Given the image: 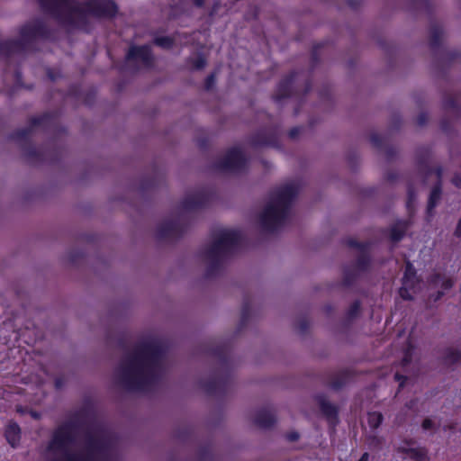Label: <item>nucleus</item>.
<instances>
[{
  "label": "nucleus",
  "mask_w": 461,
  "mask_h": 461,
  "mask_svg": "<svg viewBox=\"0 0 461 461\" xmlns=\"http://www.w3.org/2000/svg\"><path fill=\"white\" fill-rule=\"evenodd\" d=\"M108 452L106 432L69 422L54 433L47 448L46 461H104Z\"/></svg>",
  "instance_id": "f257e3e1"
},
{
  "label": "nucleus",
  "mask_w": 461,
  "mask_h": 461,
  "mask_svg": "<svg viewBox=\"0 0 461 461\" xmlns=\"http://www.w3.org/2000/svg\"><path fill=\"white\" fill-rule=\"evenodd\" d=\"M61 23L86 29L91 18L113 16L117 7L109 0H87L79 4L74 0H39Z\"/></svg>",
  "instance_id": "f03ea898"
},
{
  "label": "nucleus",
  "mask_w": 461,
  "mask_h": 461,
  "mask_svg": "<svg viewBox=\"0 0 461 461\" xmlns=\"http://www.w3.org/2000/svg\"><path fill=\"white\" fill-rule=\"evenodd\" d=\"M162 356V350L156 343L139 347L121 365L122 380L132 387L139 388L152 382L160 370Z\"/></svg>",
  "instance_id": "7ed1b4c3"
},
{
  "label": "nucleus",
  "mask_w": 461,
  "mask_h": 461,
  "mask_svg": "<svg viewBox=\"0 0 461 461\" xmlns=\"http://www.w3.org/2000/svg\"><path fill=\"white\" fill-rule=\"evenodd\" d=\"M297 192V185L291 182L280 186L272 193L260 217L265 228L272 230L285 222Z\"/></svg>",
  "instance_id": "20e7f679"
},
{
  "label": "nucleus",
  "mask_w": 461,
  "mask_h": 461,
  "mask_svg": "<svg viewBox=\"0 0 461 461\" xmlns=\"http://www.w3.org/2000/svg\"><path fill=\"white\" fill-rule=\"evenodd\" d=\"M240 234L235 230L223 229L219 230L214 237L210 249V257L220 258L231 252L238 246Z\"/></svg>",
  "instance_id": "39448f33"
},
{
  "label": "nucleus",
  "mask_w": 461,
  "mask_h": 461,
  "mask_svg": "<svg viewBox=\"0 0 461 461\" xmlns=\"http://www.w3.org/2000/svg\"><path fill=\"white\" fill-rule=\"evenodd\" d=\"M420 288V282L416 279L415 270L411 263L406 264L405 272L402 279V286L400 289L402 298L412 299L413 294Z\"/></svg>",
  "instance_id": "423d86ee"
},
{
  "label": "nucleus",
  "mask_w": 461,
  "mask_h": 461,
  "mask_svg": "<svg viewBox=\"0 0 461 461\" xmlns=\"http://www.w3.org/2000/svg\"><path fill=\"white\" fill-rule=\"evenodd\" d=\"M245 163V158L240 149H230L225 156L221 164V167L225 170H237Z\"/></svg>",
  "instance_id": "0eeeda50"
},
{
  "label": "nucleus",
  "mask_w": 461,
  "mask_h": 461,
  "mask_svg": "<svg viewBox=\"0 0 461 461\" xmlns=\"http://www.w3.org/2000/svg\"><path fill=\"white\" fill-rule=\"evenodd\" d=\"M402 457L405 461H429L426 451L421 447H417L414 444H404L399 447Z\"/></svg>",
  "instance_id": "6e6552de"
},
{
  "label": "nucleus",
  "mask_w": 461,
  "mask_h": 461,
  "mask_svg": "<svg viewBox=\"0 0 461 461\" xmlns=\"http://www.w3.org/2000/svg\"><path fill=\"white\" fill-rule=\"evenodd\" d=\"M128 61H134L148 66L151 61L149 46L131 47L127 54Z\"/></svg>",
  "instance_id": "1a4fd4ad"
},
{
  "label": "nucleus",
  "mask_w": 461,
  "mask_h": 461,
  "mask_svg": "<svg viewBox=\"0 0 461 461\" xmlns=\"http://www.w3.org/2000/svg\"><path fill=\"white\" fill-rule=\"evenodd\" d=\"M41 34V27L38 22H32L23 27L21 31L22 40L27 41Z\"/></svg>",
  "instance_id": "9d476101"
},
{
  "label": "nucleus",
  "mask_w": 461,
  "mask_h": 461,
  "mask_svg": "<svg viewBox=\"0 0 461 461\" xmlns=\"http://www.w3.org/2000/svg\"><path fill=\"white\" fill-rule=\"evenodd\" d=\"M5 438L8 443L15 447L20 440V428L14 422H10L5 429Z\"/></svg>",
  "instance_id": "9b49d317"
},
{
  "label": "nucleus",
  "mask_w": 461,
  "mask_h": 461,
  "mask_svg": "<svg viewBox=\"0 0 461 461\" xmlns=\"http://www.w3.org/2000/svg\"><path fill=\"white\" fill-rule=\"evenodd\" d=\"M274 416L269 411L258 413L256 422L261 427H268L274 422Z\"/></svg>",
  "instance_id": "f8f14e48"
},
{
  "label": "nucleus",
  "mask_w": 461,
  "mask_h": 461,
  "mask_svg": "<svg viewBox=\"0 0 461 461\" xmlns=\"http://www.w3.org/2000/svg\"><path fill=\"white\" fill-rule=\"evenodd\" d=\"M406 230V224L404 222H400L393 226L391 230V239L393 241H398L402 239L404 232Z\"/></svg>",
  "instance_id": "ddd939ff"
},
{
  "label": "nucleus",
  "mask_w": 461,
  "mask_h": 461,
  "mask_svg": "<svg viewBox=\"0 0 461 461\" xmlns=\"http://www.w3.org/2000/svg\"><path fill=\"white\" fill-rule=\"evenodd\" d=\"M441 190L439 186H436L432 189L429 199V205H428V211L430 212L432 209L436 206L439 197H440Z\"/></svg>",
  "instance_id": "4468645a"
},
{
  "label": "nucleus",
  "mask_w": 461,
  "mask_h": 461,
  "mask_svg": "<svg viewBox=\"0 0 461 461\" xmlns=\"http://www.w3.org/2000/svg\"><path fill=\"white\" fill-rule=\"evenodd\" d=\"M432 284L435 287H442L444 290H447L452 286V281L445 276H437L433 280Z\"/></svg>",
  "instance_id": "2eb2a0df"
},
{
  "label": "nucleus",
  "mask_w": 461,
  "mask_h": 461,
  "mask_svg": "<svg viewBox=\"0 0 461 461\" xmlns=\"http://www.w3.org/2000/svg\"><path fill=\"white\" fill-rule=\"evenodd\" d=\"M383 416L380 412H370L367 417V422L373 429H376L382 423Z\"/></svg>",
  "instance_id": "dca6fc26"
},
{
  "label": "nucleus",
  "mask_w": 461,
  "mask_h": 461,
  "mask_svg": "<svg viewBox=\"0 0 461 461\" xmlns=\"http://www.w3.org/2000/svg\"><path fill=\"white\" fill-rule=\"evenodd\" d=\"M174 41H176V40H172L167 37L157 38L155 41L156 44L162 48H170Z\"/></svg>",
  "instance_id": "f3484780"
},
{
  "label": "nucleus",
  "mask_w": 461,
  "mask_h": 461,
  "mask_svg": "<svg viewBox=\"0 0 461 461\" xmlns=\"http://www.w3.org/2000/svg\"><path fill=\"white\" fill-rule=\"evenodd\" d=\"M205 65V59L202 57H199L196 61L194 63L193 67L194 68L200 69L203 68Z\"/></svg>",
  "instance_id": "a211bd4d"
},
{
  "label": "nucleus",
  "mask_w": 461,
  "mask_h": 461,
  "mask_svg": "<svg viewBox=\"0 0 461 461\" xmlns=\"http://www.w3.org/2000/svg\"><path fill=\"white\" fill-rule=\"evenodd\" d=\"M453 183L456 186L461 188V176H456L453 178Z\"/></svg>",
  "instance_id": "6ab92c4d"
},
{
  "label": "nucleus",
  "mask_w": 461,
  "mask_h": 461,
  "mask_svg": "<svg viewBox=\"0 0 461 461\" xmlns=\"http://www.w3.org/2000/svg\"><path fill=\"white\" fill-rule=\"evenodd\" d=\"M422 426H423V428H424L425 429H430V428H431V426H432L431 420H425L423 421Z\"/></svg>",
  "instance_id": "aec40b11"
},
{
  "label": "nucleus",
  "mask_w": 461,
  "mask_h": 461,
  "mask_svg": "<svg viewBox=\"0 0 461 461\" xmlns=\"http://www.w3.org/2000/svg\"><path fill=\"white\" fill-rule=\"evenodd\" d=\"M456 235L461 236V218H460V221H459L456 230Z\"/></svg>",
  "instance_id": "412c9836"
},
{
  "label": "nucleus",
  "mask_w": 461,
  "mask_h": 461,
  "mask_svg": "<svg viewBox=\"0 0 461 461\" xmlns=\"http://www.w3.org/2000/svg\"><path fill=\"white\" fill-rule=\"evenodd\" d=\"M369 460V455L367 453L363 454V456L360 457L358 461H368Z\"/></svg>",
  "instance_id": "4be33fe9"
},
{
  "label": "nucleus",
  "mask_w": 461,
  "mask_h": 461,
  "mask_svg": "<svg viewBox=\"0 0 461 461\" xmlns=\"http://www.w3.org/2000/svg\"><path fill=\"white\" fill-rule=\"evenodd\" d=\"M193 1L198 6L202 5L203 3L204 2V0H193Z\"/></svg>",
  "instance_id": "5701e85b"
},
{
  "label": "nucleus",
  "mask_w": 461,
  "mask_h": 461,
  "mask_svg": "<svg viewBox=\"0 0 461 461\" xmlns=\"http://www.w3.org/2000/svg\"><path fill=\"white\" fill-rule=\"evenodd\" d=\"M297 438H298V435H297V434H292V435L290 436V439H291V440H295Z\"/></svg>",
  "instance_id": "b1692460"
},
{
  "label": "nucleus",
  "mask_w": 461,
  "mask_h": 461,
  "mask_svg": "<svg viewBox=\"0 0 461 461\" xmlns=\"http://www.w3.org/2000/svg\"><path fill=\"white\" fill-rule=\"evenodd\" d=\"M213 75L208 78V87H210L211 82L213 80Z\"/></svg>",
  "instance_id": "393cba45"
},
{
  "label": "nucleus",
  "mask_w": 461,
  "mask_h": 461,
  "mask_svg": "<svg viewBox=\"0 0 461 461\" xmlns=\"http://www.w3.org/2000/svg\"><path fill=\"white\" fill-rule=\"evenodd\" d=\"M395 378H396V380L401 381V379L402 378V376H401L400 375H395Z\"/></svg>",
  "instance_id": "a878e982"
},
{
  "label": "nucleus",
  "mask_w": 461,
  "mask_h": 461,
  "mask_svg": "<svg viewBox=\"0 0 461 461\" xmlns=\"http://www.w3.org/2000/svg\"><path fill=\"white\" fill-rule=\"evenodd\" d=\"M441 294H443V292H440L438 295V297H436V300H438V298H440Z\"/></svg>",
  "instance_id": "bb28decb"
},
{
  "label": "nucleus",
  "mask_w": 461,
  "mask_h": 461,
  "mask_svg": "<svg viewBox=\"0 0 461 461\" xmlns=\"http://www.w3.org/2000/svg\"><path fill=\"white\" fill-rule=\"evenodd\" d=\"M441 294H443V292H440L438 295V297H436V300H438V298H440Z\"/></svg>",
  "instance_id": "cd10ccee"
},
{
  "label": "nucleus",
  "mask_w": 461,
  "mask_h": 461,
  "mask_svg": "<svg viewBox=\"0 0 461 461\" xmlns=\"http://www.w3.org/2000/svg\"><path fill=\"white\" fill-rule=\"evenodd\" d=\"M441 294H443V292H440L438 295V297H436V300H438V298H440Z\"/></svg>",
  "instance_id": "c85d7f7f"
},
{
  "label": "nucleus",
  "mask_w": 461,
  "mask_h": 461,
  "mask_svg": "<svg viewBox=\"0 0 461 461\" xmlns=\"http://www.w3.org/2000/svg\"><path fill=\"white\" fill-rule=\"evenodd\" d=\"M441 294H443V292H440L438 295V297H436V300H438V298H440Z\"/></svg>",
  "instance_id": "c756f323"
},
{
  "label": "nucleus",
  "mask_w": 461,
  "mask_h": 461,
  "mask_svg": "<svg viewBox=\"0 0 461 461\" xmlns=\"http://www.w3.org/2000/svg\"><path fill=\"white\" fill-rule=\"evenodd\" d=\"M294 134H295L294 131H291L292 136H294Z\"/></svg>",
  "instance_id": "7c9ffc66"
}]
</instances>
